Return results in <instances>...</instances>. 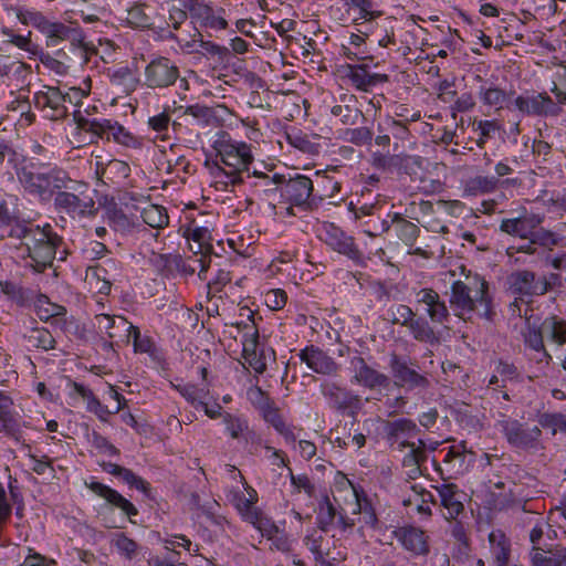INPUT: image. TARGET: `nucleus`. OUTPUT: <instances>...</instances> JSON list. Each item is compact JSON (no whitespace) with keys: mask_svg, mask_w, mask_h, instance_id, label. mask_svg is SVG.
Wrapping results in <instances>:
<instances>
[{"mask_svg":"<svg viewBox=\"0 0 566 566\" xmlns=\"http://www.w3.org/2000/svg\"><path fill=\"white\" fill-rule=\"evenodd\" d=\"M111 544L116 548L119 556L128 560L134 559L142 549L140 545L133 538H129L125 533L114 534Z\"/></svg>","mask_w":566,"mask_h":566,"instance_id":"46","label":"nucleus"},{"mask_svg":"<svg viewBox=\"0 0 566 566\" xmlns=\"http://www.w3.org/2000/svg\"><path fill=\"white\" fill-rule=\"evenodd\" d=\"M350 368L354 373V380L360 386L374 389L388 384V377L368 366L360 356L350 358Z\"/></svg>","mask_w":566,"mask_h":566,"instance_id":"26","label":"nucleus"},{"mask_svg":"<svg viewBox=\"0 0 566 566\" xmlns=\"http://www.w3.org/2000/svg\"><path fill=\"white\" fill-rule=\"evenodd\" d=\"M348 13L354 12L355 25H368L376 21L382 12L376 9L373 0H340Z\"/></svg>","mask_w":566,"mask_h":566,"instance_id":"30","label":"nucleus"},{"mask_svg":"<svg viewBox=\"0 0 566 566\" xmlns=\"http://www.w3.org/2000/svg\"><path fill=\"white\" fill-rule=\"evenodd\" d=\"M419 119L420 113H413L410 118L406 119H396L392 116H386L378 123L377 129L379 133H388L392 135L396 139L406 140L410 135L407 124Z\"/></svg>","mask_w":566,"mask_h":566,"instance_id":"35","label":"nucleus"},{"mask_svg":"<svg viewBox=\"0 0 566 566\" xmlns=\"http://www.w3.org/2000/svg\"><path fill=\"white\" fill-rule=\"evenodd\" d=\"M94 319L98 333L105 334L109 339L119 337L120 333L126 331L127 319L123 316L97 314Z\"/></svg>","mask_w":566,"mask_h":566,"instance_id":"38","label":"nucleus"},{"mask_svg":"<svg viewBox=\"0 0 566 566\" xmlns=\"http://www.w3.org/2000/svg\"><path fill=\"white\" fill-rule=\"evenodd\" d=\"M113 140L122 146L129 148H140L143 143L142 140L133 135L128 129H126L118 122L113 120L112 127L109 130V142Z\"/></svg>","mask_w":566,"mask_h":566,"instance_id":"51","label":"nucleus"},{"mask_svg":"<svg viewBox=\"0 0 566 566\" xmlns=\"http://www.w3.org/2000/svg\"><path fill=\"white\" fill-rule=\"evenodd\" d=\"M338 511L332 503L331 499L325 495L318 503V511L316 515V524L323 532H328L335 525V520Z\"/></svg>","mask_w":566,"mask_h":566,"instance_id":"44","label":"nucleus"},{"mask_svg":"<svg viewBox=\"0 0 566 566\" xmlns=\"http://www.w3.org/2000/svg\"><path fill=\"white\" fill-rule=\"evenodd\" d=\"M538 423L553 436L557 432H566V416L563 413H543L539 416Z\"/></svg>","mask_w":566,"mask_h":566,"instance_id":"63","label":"nucleus"},{"mask_svg":"<svg viewBox=\"0 0 566 566\" xmlns=\"http://www.w3.org/2000/svg\"><path fill=\"white\" fill-rule=\"evenodd\" d=\"M499 179L493 176H475L470 178L464 187V191L471 196L489 193L496 189Z\"/></svg>","mask_w":566,"mask_h":566,"instance_id":"50","label":"nucleus"},{"mask_svg":"<svg viewBox=\"0 0 566 566\" xmlns=\"http://www.w3.org/2000/svg\"><path fill=\"white\" fill-rule=\"evenodd\" d=\"M240 316H247V319L235 322L233 325L242 335V340L259 342V328L255 322L254 312L245 307L241 310Z\"/></svg>","mask_w":566,"mask_h":566,"instance_id":"47","label":"nucleus"},{"mask_svg":"<svg viewBox=\"0 0 566 566\" xmlns=\"http://www.w3.org/2000/svg\"><path fill=\"white\" fill-rule=\"evenodd\" d=\"M390 367L396 384L400 386H405L408 389H426L430 385L429 379L424 375L419 374L407 361L396 355L390 359Z\"/></svg>","mask_w":566,"mask_h":566,"instance_id":"20","label":"nucleus"},{"mask_svg":"<svg viewBox=\"0 0 566 566\" xmlns=\"http://www.w3.org/2000/svg\"><path fill=\"white\" fill-rule=\"evenodd\" d=\"M35 313L41 321L49 322L51 318L64 316L66 308L51 302L48 296L40 295L35 301Z\"/></svg>","mask_w":566,"mask_h":566,"instance_id":"49","label":"nucleus"},{"mask_svg":"<svg viewBox=\"0 0 566 566\" xmlns=\"http://www.w3.org/2000/svg\"><path fill=\"white\" fill-rule=\"evenodd\" d=\"M512 106V111L528 117H557L563 111L557 101L551 97L547 92L521 94L514 97Z\"/></svg>","mask_w":566,"mask_h":566,"instance_id":"9","label":"nucleus"},{"mask_svg":"<svg viewBox=\"0 0 566 566\" xmlns=\"http://www.w3.org/2000/svg\"><path fill=\"white\" fill-rule=\"evenodd\" d=\"M321 392L326 399L328 407L336 411H354L360 406L359 396L333 381L323 382L321 385Z\"/></svg>","mask_w":566,"mask_h":566,"instance_id":"17","label":"nucleus"},{"mask_svg":"<svg viewBox=\"0 0 566 566\" xmlns=\"http://www.w3.org/2000/svg\"><path fill=\"white\" fill-rule=\"evenodd\" d=\"M545 338L552 344L560 347L566 344V321L558 316H548L542 324Z\"/></svg>","mask_w":566,"mask_h":566,"instance_id":"40","label":"nucleus"},{"mask_svg":"<svg viewBox=\"0 0 566 566\" xmlns=\"http://www.w3.org/2000/svg\"><path fill=\"white\" fill-rule=\"evenodd\" d=\"M381 430L391 450L402 452L409 449L402 460V464L410 468L409 475L415 478L420 474V467L427 460V453L424 440L418 439L417 443L409 441L420 431L416 422L408 418L382 420Z\"/></svg>","mask_w":566,"mask_h":566,"instance_id":"3","label":"nucleus"},{"mask_svg":"<svg viewBox=\"0 0 566 566\" xmlns=\"http://www.w3.org/2000/svg\"><path fill=\"white\" fill-rule=\"evenodd\" d=\"M0 33L4 38L3 44H11L24 52H28L32 55L38 53V45L32 42V32L28 31V34L22 35L15 33L11 28L2 27L0 29Z\"/></svg>","mask_w":566,"mask_h":566,"instance_id":"42","label":"nucleus"},{"mask_svg":"<svg viewBox=\"0 0 566 566\" xmlns=\"http://www.w3.org/2000/svg\"><path fill=\"white\" fill-rule=\"evenodd\" d=\"M343 138L355 146H367L373 142L374 133L365 126L346 128L343 133Z\"/></svg>","mask_w":566,"mask_h":566,"instance_id":"61","label":"nucleus"},{"mask_svg":"<svg viewBox=\"0 0 566 566\" xmlns=\"http://www.w3.org/2000/svg\"><path fill=\"white\" fill-rule=\"evenodd\" d=\"M411 336L421 343L434 344L439 342V337L436 332L423 317L417 315L413 316L412 321L407 326Z\"/></svg>","mask_w":566,"mask_h":566,"instance_id":"41","label":"nucleus"},{"mask_svg":"<svg viewBox=\"0 0 566 566\" xmlns=\"http://www.w3.org/2000/svg\"><path fill=\"white\" fill-rule=\"evenodd\" d=\"M177 391L193 407L199 408L205 405L209 396V390L193 384L177 385Z\"/></svg>","mask_w":566,"mask_h":566,"instance_id":"53","label":"nucleus"},{"mask_svg":"<svg viewBox=\"0 0 566 566\" xmlns=\"http://www.w3.org/2000/svg\"><path fill=\"white\" fill-rule=\"evenodd\" d=\"M533 566H566V548L546 553L537 547L531 552Z\"/></svg>","mask_w":566,"mask_h":566,"instance_id":"43","label":"nucleus"},{"mask_svg":"<svg viewBox=\"0 0 566 566\" xmlns=\"http://www.w3.org/2000/svg\"><path fill=\"white\" fill-rule=\"evenodd\" d=\"M441 506L444 512L443 515L447 520H455L463 512V497L464 494L453 483H444L436 486Z\"/></svg>","mask_w":566,"mask_h":566,"instance_id":"25","label":"nucleus"},{"mask_svg":"<svg viewBox=\"0 0 566 566\" xmlns=\"http://www.w3.org/2000/svg\"><path fill=\"white\" fill-rule=\"evenodd\" d=\"M188 14L187 0H172L168 8L167 24L174 30H178L187 20Z\"/></svg>","mask_w":566,"mask_h":566,"instance_id":"59","label":"nucleus"},{"mask_svg":"<svg viewBox=\"0 0 566 566\" xmlns=\"http://www.w3.org/2000/svg\"><path fill=\"white\" fill-rule=\"evenodd\" d=\"M240 316H247V319L235 322L233 325L242 335V340L259 342V328L255 322L254 312L245 307L241 310Z\"/></svg>","mask_w":566,"mask_h":566,"instance_id":"48","label":"nucleus"},{"mask_svg":"<svg viewBox=\"0 0 566 566\" xmlns=\"http://www.w3.org/2000/svg\"><path fill=\"white\" fill-rule=\"evenodd\" d=\"M475 461V453L461 441L448 448L442 464L437 468L446 479H455L467 473Z\"/></svg>","mask_w":566,"mask_h":566,"instance_id":"13","label":"nucleus"},{"mask_svg":"<svg viewBox=\"0 0 566 566\" xmlns=\"http://www.w3.org/2000/svg\"><path fill=\"white\" fill-rule=\"evenodd\" d=\"M347 77L356 90L363 92H368L377 84L389 80L387 74L370 73L366 65H349Z\"/></svg>","mask_w":566,"mask_h":566,"instance_id":"28","label":"nucleus"},{"mask_svg":"<svg viewBox=\"0 0 566 566\" xmlns=\"http://www.w3.org/2000/svg\"><path fill=\"white\" fill-rule=\"evenodd\" d=\"M226 430L232 439L244 438L245 441H260V437L250 430L248 420L241 416L231 413L223 415Z\"/></svg>","mask_w":566,"mask_h":566,"instance_id":"36","label":"nucleus"},{"mask_svg":"<svg viewBox=\"0 0 566 566\" xmlns=\"http://www.w3.org/2000/svg\"><path fill=\"white\" fill-rule=\"evenodd\" d=\"M302 363L316 374L335 375L338 371L337 363L319 347L310 345L298 353Z\"/></svg>","mask_w":566,"mask_h":566,"instance_id":"23","label":"nucleus"},{"mask_svg":"<svg viewBox=\"0 0 566 566\" xmlns=\"http://www.w3.org/2000/svg\"><path fill=\"white\" fill-rule=\"evenodd\" d=\"M490 551L497 566H507L511 555V543L501 530L489 534Z\"/></svg>","mask_w":566,"mask_h":566,"instance_id":"34","label":"nucleus"},{"mask_svg":"<svg viewBox=\"0 0 566 566\" xmlns=\"http://www.w3.org/2000/svg\"><path fill=\"white\" fill-rule=\"evenodd\" d=\"M264 418L266 422H269L281 436L284 437L286 442H294L296 440L292 427L284 421L277 410H269Z\"/></svg>","mask_w":566,"mask_h":566,"instance_id":"60","label":"nucleus"},{"mask_svg":"<svg viewBox=\"0 0 566 566\" xmlns=\"http://www.w3.org/2000/svg\"><path fill=\"white\" fill-rule=\"evenodd\" d=\"M333 116L338 117L340 123L344 125H355L359 118L363 117V113L356 106L353 105H334L331 108Z\"/></svg>","mask_w":566,"mask_h":566,"instance_id":"62","label":"nucleus"},{"mask_svg":"<svg viewBox=\"0 0 566 566\" xmlns=\"http://www.w3.org/2000/svg\"><path fill=\"white\" fill-rule=\"evenodd\" d=\"M145 85L149 88H165L177 81L179 70L168 57L151 60L145 67Z\"/></svg>","mask_w":566,"mask_h":566,"instance_id":"14","label":"nucleus"},{"mask_svg":"<svg viewBox=\"0 0 566 566\" xmlns=\"http://www.w3.org/2000/svg\"><path fill=\"white\" fill-rule=\"evenodd\" d=\"M389 217L390 227L395 226L397 237L407 247L412 248L420 234V229L418 228V226L409 220H406L405 218L401 217L400 213L397 212L389 214Z\"/></svg>","mask_w":566,"mask_h":566,"instance_id":"37","label":"nucleus"},{"mask_svg":"<svg viewBox=\"0 0 566 566\" xmlns=\"http://www.w3.org/2000/svg\"><path fill=\"white\" fill-rule=\"evenodd\" d=\"M227 499L235 507L243 521H255L259 510L249 504L242 491L238 489L230 490L227 494Z\"/></svg>","mask_w":566,"mask_h":566,"instance_id":"45","label":"nucleus"},{"mask_svg":"<svg viewBox=\"0 0 566 566\" xmlns=\"http://www.w3.org/2000/svg\"><path fill=\"white\" fill-rule=\"evenodd\" d=\"M510 292L516 300L528 303L534 296L544 295L551 289V283L545 276L537 277L528 270L513 272L507 277Z\"/></svg>","mask_w":566,"mask_h":566,"instance_id":"10","label":"nucleus"},{"mask_svg":"<svg viewBox=\"0 0 566 566\" xmlns=\"http://www.w3.org/2000/svg\"><path fill=\"white\" fill-rule=\"evenodd\" d=\"M85 486L95 495L104 499L113 507L120 510L122 513L125 514L132 523H135L132 517L138 514L137 507L116 490L97 481H86Z\"/></svg>","mask_w":566,"mask_h":566,"instance_id":"22","label":"nucleus"},{"mask_svg":"<svg viewBox=\"0 0 566 566\" xmlns=\"http://www.w3.org/2000/svg\"><path fill=\"white\" fill-rule=\"evenodd\" d=\"M531 238L533 243L549 251L562 241V237L558 233L541 227L534 230Z\"/></svg>","mask_w":566,"mask_h":566,"instance_id":"64","label":"nucleus"},{"mask_svg":"<svg viewBox=\"0 0 566 566\" xmlns=\"http://www.w3.org/2000/svg\"><path fill=\"white\" fill-rule=\"evenodd\" d=\"M61 244L62 238L53 231L51 224L46 223L44 227L35 229V233L28 239V245L25 247L30 265L36 272H43L52 265Z\"/></svg>","mask_w":566,"mask_h":566,"instance_id":"7","label":"nucleus"},{"mask_svg":"<svg viewBox=\"0 0 566 566\" xmlns=\"http://www.w3.org/2000/svg\"><path fill=\"white\" fill-rule=\"evenodd\" d=\"M503 433L507 441L520 448L533 447L541 437V429L537 426L523 427L517 421H505Z\"/></svg>","mask_w":566,"mask_h":566,"instance_id":"24","label":"nucleus"},{"mask_svg":"<svg viewBox=\"0 0 566 566\" xmlns=\"http://www.w3.org/2000/svg\"><path fill=\"white\" fill-rule=\"evenodd\" d=\"M450 304L460 317L475 312L480 317L491 318V297L488 292V283L479 276L468 283L453 282Z\"/></svg>","mask_w":566,"mask_h":566,"instance_id":"4","label":"nucleus"},{"mask_svg":"<svg viewBox=\"0 0 566 566\" xmlns=\"http://www.w3.org/2000/svg\"><path fill=\"white\" fill-rule=\"evenodd\" d=\"M353 514L360 515L361 525L358 527V532L363 535V530L369 528L373 531H377L380 528V522L369 499L364 493L357 500L354 501Z\"/></svg>","mask_w":566,"mask_h":566,"instance_id":"32","label":"nucleus"},{"mask_svg":"<svg viewBox=\"0 0 566 566\" xmlns=\"http://www.w3.org/2000/svg\"><path fill=\"white\" fill-rule=\"evenodd\" d=\"M549 91L559 105H566V65L560 64L553 73Z\"/></svg>","mask_w":566,"mask_h":566,"instance_id":"57","label":"nucleus"},{"mask_svg":"<svg viewBox=\"0 0 566 566\" xmlns=\"http://www.w3.org/2000/svg\"><path fill=\"white\" fill-rule=\"evenodd\" d=\"M545 335L542 326L538 329L530 328L525 335V344L533 350L542 354L539 361H545L548 365L552 360V355L545 349L544 346Z\"/></svg>","mask_w":566,"mask_h":566,"instance_id":"56","label":"nucleus"},{"mask_svg":"<svg viewBox=\"0 0 566 566\" xmlns=\"http://www.w3.org/2000/svg\"><path fill=\"white\" fill-rule=\"evenodd\" d=\"M23 189L41 200H50L56 190L67 187L71 182L69 174L57 167H24L18 172Z\"/></svg>","mask_w":566,"mask_h":566,"instance_id":"5","label":"nucleus"},{"mask_svg":"<svg viewBox=\"0 0 566 566\" xmlns=\"http://www.w3.org/2000/svg\"><path fill=\"white\" fill-rule=\"evenodd\" d=\"M544 221V216L522 208L516 217L505 218L500 223V231L520 239L531 238L535 229Z\"/></svg>","mask_w":566,"mask_h":566,"instance_id":"16","label":"nucleus"},{"mask_svg":"<svg viewBox=\"0 0 566 566\" xmlns=\"http://www.w3.org/2000/svg\"><path fill=\"white\" fill-rule=\"evenodd\" d=\"M143 221L154 229H161L168 226L169 217L166 209L158 205H148L142 210Z\"/></svg>","mask_w":566,"mask_h":566,"instance_id":"52","label":"nucleus"},{"mask_svg":"<svg viewBox=\"0 0 566 566\" xmlns=\"http://www.w3.org/2000/svg\"><path fill=\"white\" fill-rule=\"evenodd\" d=\"M4 223L10 227L8 237L21 240V243L24 248L28 245V239H30L35 233V229H40V226L25 223L19 220L12 221L10 219L9 222Z\"/></svg>","mask_w":566,"mask_h":566,"instance_id":"58","label":"nucleus"},{"mask_svg":"<svg viewBox=\"0 0 566 566\" xmlns=\"http://www.w3.org/2000/svg\"><path fill=\"white\" fill-rule=\"evenodd\" d=\"M281 198L285 202L305 210L316 208L324 200V196L314 193L312 179L302 174H295L287 179L284 177Z\"/></svg>","mask_w":566,"mask_h":566,"instance_id":"8","label":"nucleus"},{"mask_svg":"<svg viewBox=\"0 0 566 566\" xmlns=\"http://www.w3.org/2000/svg\"><path fill=\"white\" fill-rule=\"evenodd\" d=\"M150 11V6L143 2H135L126 10L125 21L127 25L133 29L150 30L154 27Z\"/></svg>","mask_w":566,"mask_h":566,"instance_id":"33","label":"nucleus"},{"mask_svg":"<svg viewBox=\"0 0 566 566\" xmlns=\"http://www.w3.org/2000/svg\"><path fill=\"white\" fill-rule=\"evenodd\" d=\"M214 158L206 161L216 184L227 190L245 181L250 176V166L254 161L252 146L243 140L233 139L227 132H219L212 142Z\"/></svg>","mask_w":566,"mask_h":566,"instance_id":"1","label":"nucleus"},{"mask_svg":"<svg viewBox=\"0 0 566 566\" xmlns=\"http://www.w3.org/2000/svg\"><path fill=\"white\" fill-rule=\"evenodd\" d=\"M415 301L421 306L430 321L436 324H444L449 317L446 302L433 289L423 287L415 292Z\"/></svg>","mask_w":566,"mask_h":566,"instance_id":"18","label":"nucleus"},{"mask_svg":"<svg viewBox=\"0 0 566 566\" xmlns=\"http://www.w3.org/2000/svg\"><path fill=\"white\" fill-rule=\"evenodd\" d=\"M112 86L124 95H129L139 86L137 74L128 66H119L108 72Z\"/></svg>","mask_w":566,"mask_h":566,"instance_id":"31","label":"nucleus"},{"mask_svg":"<svg viewBox=\"0 0 566 566\" xmlns=\"http://www.w3.org/2000/svg\"><path fill=\"white\" fill-rule=\"evenodd\" d=\"M66 102H71L70 94H63L57 87L44 85L33 95V105L50 120H59L67 115Z\"/></svg>","mask_w":566,"mask_h":566,"instance_id":"11","label":"nucleus"},{"mask_svg":"<svg viewBox=\"0 0 566 566\" xmlns=\"http://www.w3.org/2000/svg\"><path fill=\"white\" fill-rule=\"evenodd\" d=\"M25 338L28 344L35 348H41L43 350H50L54 348L55 339L52 334L43 327L32 328L27 335Z\"/></svg>","mask_w":566,"mask_h":566,"instance_id":"55","label":"nucleus"},{"mask_svg":"<svg viewBox=\"0 0 566 566\" xmlns=\"http://www.w3.org/2000/svg\"><path fill=\"white\" fill-rule=\"evenodd\" d=\"M184 115L192 116L202 126L213 125L218 120L216 108L202 104H193L185 107Z\"/></svg>","mask_w":566,"mask_h":566,"instance_id":"54","label":"nucleus"},{"mask_svg":"<svg viewBox=\"0 0 566 566\" xmlns=\"http://www.w3.org/2000/svg\"><path fill=\"white\" fill-rule=\"evenodd\" d=\"M245 179H252L250 186L254 189L256 195L272 198L277 191L281 193L284 175L263 172L254 169L253 171L250 170V176H245Z\"/></svg>","mask_w":566,"mask_h":566,"instance_id":"27","label":"nucleus"},{"mask_svg":"<svg viewBox=\"0 0 566 566\" xmlns=\"http://www.w3.org/2000/svg\"><path fill=\"white\" fill-rule=\"evenodd\" d=\"M318 238L333 251L359 262L363 258L361 252L355 243L352 235H348L343 229L332 222H325L319 228Z\"/></svg>","mask_w":566,"mask_h":566,"instance_id":"12","label":"nucleus"},{"mask_svg":"<svg viewBox=\"0 0 566 566\" xmlns=\"http://www.w3.org/2000/svg\"><path fill=\"white\" fill-rule=\"evenodd\" d=\"M514 91H506L493 83L483 82L478 90V97L483 106L494 111L513 109Z\"/></svg>","mask_w":566,"mask_h":566,"instance_id":"21","label":"nucleus"},{"mask_svg":"<svg viewBox=\"0 0 566 566\" xmlns=\"http://www.w3.org/2000/svg\"><path fill=\"white\" fill-rule=\"evenodd\" d=\"M31 66L9 55H0V84L10 87V94L21 91L31 76Z\"/></svg>","mask_w":566,"mask_h":566,"instance_id":"15","label":"nucleus"},{"mask_svg":"<svg viewBox=\"0 0 566 566\" xmlns=\"http://www.w3.org/2000/svg\"><path fill=\"white\" fill-rule=\"evenodd\" d=\"M77 129L81 133L90 134V143L97 139L109 142V130L113 119L109 118H90L83 115L74 117Z\"/></svg>","mask_w":566,"mask_h":566,"instance_id":"29","label":"nucleus"},{"mask_svg":"<svg viewBox=\"0 0 566 566\" xmlns=\"http://www.w3.org/2000/svg\"><path fill=\"white\" fill-rule=\"evenodd\" d=\"M395 538L403 549L415 556H423L429 553L428 535L416 526H401L392 532Z\"/></svg>","mask_w":566,"mask_h":566,"instance_id":"19","label":"nucleus"},{"mask_svg":"<svg viewBox=\"0 0 566 566\" xmlns=\"http://www.w3.org/2000/svg\"><path fill=\"white\" fill-rule=\"evenodd\" d=\"M88 186L85 182L71 178V182L62 190L54 193V207L56 210L66 213L72 219L93 217L97 212L95 202L86 192Z\"/></svg>","mask_w":566,"mask_h":566,"instance_id":"6","label":"nucleus"},{"mask_svg":"<svg viewBox=\"0 0 566 566\" xmlns=\"http://www.w3.org/2000/svg\"><path fill=\"white\" fill-rule=\"evenodd\" d=\"M411 494L402 500V504L407 507H415L421 515H430L431 509L429 503L433 502V495L422 486L410 485Z\"/></svg>","mask_w":566,"mask_h":566,"instance_id":"39","label":"nucleus"},{"mask_svg":"<svg viewBox=\"0 0 566 566\" xmlns=\"http://www.w3.org/2000/svg\"><path fill=\"white\" fill-rule=\"evenodd\" d=\"M3 10L23 25L33 27L44 35L48 48L57 46L63 41H69L75 49H85V34L77 22L69 24L60 21H51L42 11L27 4H7Z\"/></svg>","mask_w":566,"mask_h":566,"instance_id":"2","label":"nucleus"}]
</instances>
